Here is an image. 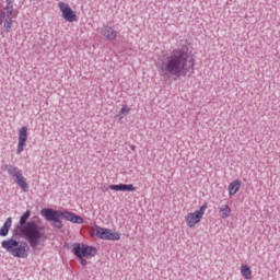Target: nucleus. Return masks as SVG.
<instances>
[{
    "label": "nucleus",
    "instance_id": "f257e3e1",
    "mask_svg": "<svg viewBox=\"0 0 280 280\" xmlns=\"http://www.w3.org/2000/svg\"><path fill=\"white\" fill-rule=\"evenodd\" d=\"M194 67H196V59H189V49L185 47L174 49L166 58L165 63L158 65L159 71L165 75H175L176 78H180V75L185 78L189 73V69L194 71Z\"/></svg>",
    "mask_w": 280,
    "mask_h": 280
},
{
    "label": "nucleus",
    "instance_id": "f03ea898",
    "mask_svg": "<svg viewBox=\"0 0 280 280\" xmlns=\"http://www.w3.org/2000/svg\"><path fill=\"white\" fill-rule=\"evenodd\" d=\"M30 215H32V211L26 210L24 214L20 218V225L16 228V234L20 237L26 240L31 246V248H38L40 246V242H45L47 240L45 226L40 225V219L36 218L34 221H28Z\"/></svg>",
    "mask_w": 280,
    "mask_h": 280
},
{
    "label": "nucleus",
    "instance_id": "7ed1b4c3",
    "mask_svg": "<svg viewBox=\"0 0 280 280\" xmlns=\"http://www.w3.org/2000/svg\"><path fill=\"white\" fill-rule=\"evenodd\" d=\"M2 248L13 255V257H20L25 259L27 257V243H21L13 238L2 241L1 243Z\"/></svg>",
    "mask_w": 280,
    "mask_h": 280
},
{
    "label": "nucleus",
    "instance_id": "20e7f679",
    "mask_svg": "<svg viewBox=\"0 0 280 280\" xmlns=\"http://www.w3.org/2000/svg\"><path fill=\"white\" fill-rule=\"evenodd\" d=\"M72 253L78 257L81 265L88 266L89 261H86V259L95 257V255H97V249L95 247L80 245V243H77L72 245Z\"/></svg>",
    "mask_w": 280,
    "mask_h": 280
},
{
    "label": "nucleus",
    "instance_id": "39448f33",
    "mask_svg": "<svg viewBox=\"0 0 280 280\" xmlns=\"http://www.w3.org/2000/svg\"><path fill=\"white\" fill-rule=\"evenodd\" d=\"M3 170L8 172L9 176H12L14 183H16V185L20 187L21 191H23L24 194H27V191H30V184H27V178L23 176V173L19 167L12 165H4Z\"/></svg>",
    "mask_w": 280,
    "mask_h": 280
},
{
    "label": "nucleus",
    "instance_id": "423d86ee",
    "mask_svg": "<svg viewBox=\"0 0 280 280\" xmlns=\"http://www.w3.org/2000/svg\"><path fill=\"white\" fill-rule=\"evenodd\" d=\"M207 202H205L198 210L192 212H188L185 217V223L188 229H196V225L202 222V218H205V213L207 212Z\"/></svg>",
    "mask_w": 280,
    "mask_h": 280
},
{
    "label": "nucleus",
    "instance_id": "0eeeda50",
    "mask_svg": "<svg viewBox=\"0 0 280 280\" xmlns=\"http://www.w3.org/2000/svg\"><path fill=\"white\" fill-rule=\"evenodd\" d=\"M96 237H98V240H108L109 242H117L119 240H121V234H119V232H115L110 229H106V228H101L95 225L93 229Z\"/></svg>",
    "mask_w": 280,
    "mask_h": 280
},
{
    "label": "nucleus",
    "instance_id": "6e6552de",
    "mask_svg": "<svg viewBox=\"0 0 280 280\" xmlns=\"http://www.w3.org/2000/svg\"><path fill=\"white\" fill-rule=\"evenodd\" d=\"M58 8L61 12L62 19H65L68 23H75L78 21V14L73 9H71V5L67 2H58Z\"/></svg>",
    "mask_w": 280,
    "mask_h": 280
},
{
    "label": "nucleus",
    "instance_id": "1a4fd4ad",
    "mask_svg": "<svg viewBox=\"0 0 280 280\" xmlns=\"http://www.w3.org/2000/svg\"><path fill=\"white\" fill-rule=\"evenodd\" d=\"M5 12H7V18H5V21H4V24H3V27L5 30V32H10V30H12V14L14 12V0H5Z\"/></svg>",
    "mask_w": 280,
    "mask_h": 280
},
{
    "label": "nucleus",
    "instance_id": "9d476101",
    "mask_svg": "<svg viewBox=\"0 0 280 280\" xmlns=\"http://www.w3.org/2000/svg\"><path fill=\"white\" fill-rule=\"evenodd\" d=\"M27 143V127H21L18 132V149L16 154H21L25 150Z\"/></svg>",
    "mask_w": 280,
    "mask_h": 280
},
{
    "label": "nucleus",
    "instance_id": "9b49d317",
    "mask_svg": "<svg viewBox=\"0 0 280 280\" xmlns=\"http://www.w3.org/2000/svg\"><path fill=\"white\" fill-rule=\"evenodd\" d=\"M40 215L45 218V220H48V222H54L57 218H65V211L44 208L40 210Z\"/></svg>",
    "mask_w": 280,
    "mask_h": 280
},
{
    "label": "nucleus",
    "instance_id": "f8f14e48",
    "mask_svg": "<svg viewBox=\"0 0 280 280\" xmlns=\"http://www.w3.org/2000/svg\"><path fill=\"white\" fill-rule=\"evenodd\" d=\"M102 36L107 38V40H117V31L113 28L112 26L105 25L101 30Z\"/></svg>",
    "mask_w": 280,
    "mask_h": 280
},
{
    "label": "nucleus",
    "instance_id": "ddd939ff",
    "mask_svg": "<svg viewBox=\"0 0 280 280\" xmlns=\"http://www.w3.org/2000/svg\"><path fill=\"white\" fill-rule=\"evenodd\" d=\"M63 220L72 222V224H84L82 217L69 211H63Z\"/></svg>",
    "mask_w": 280,
    "mask_h": 280
},
{
    "label": "nucleus",
    "instance_id": "4468645a",
    "mask_svg": "<svg viewBox=\"0 0 280 280\" xmlns=\"http://www.w3.org/2000/svg\"><path fill=\"white\" fill-rule=\"evenodd\" d=\"M112 191H137V188L132 184H119V185H109Z\"/></svg>",
    "mask_w": 280,
    "mask_h": 280
},
{
    "label": "nucleus",
    "instance_id": "2eb2a0df",
    "mask_svg": "<svg viewBox=\"0 0 280 280\" xmlns=\"http://www.w3.org/2000/svg\"><path fill=\"white\" fill-rule=\"evenodd\" d=\"M242 188V180L235 179L229 185V196H235Z\"/></svg>",
    "mask_w": 280,
    "mask_h": 280
},
{
    "label": "nucleus",
    "instance_id": "dca6fc26",
    "mask_svg": "<svg viewBox=\"0 0 280 280\" xmlns=\"http://www.w3.org/2000/svg\"><path fill=\"white\" fill-rule=\"evenodd\" d=\"M231 213H232V210H231V206L229 205H222L219 208V217L222 220H226V218H231Z\"/></svg>",
    "mask_w": 280,
    "mask_h": 280
},
{
    "label": "nucleus",
    "instance_id": "f3484780",
    "mask_svg": "<svg viewBox=\"0 0 280 280\" xmlns=\"http://www.w3.org/2000/svg\"><path fill=\"white\" fill-rule=\"evenodd\" d=\"M10 229H12V218H8L3 224V226L0 229V236L5 237L8 236V233H10Z\"/></svg>",
    "mask_w": 280,
    "mask_h": 280
},
{
    "label": "nucleus",
    "instance_id": "a211bd4d",
    "mask_svg": "<svg viewBox=\"0 0 280 280\" xmlns=\"http://www.w3.org/2000/svg\"><path fill=\"white\" fill-rule=\"evenodd\" d=\"M241 275L244 279H247V280L253 279V270L248 265L241 266Z\"/></svg>",
    "mask_w": 280,
    "mask_h": 280
},
{
    "label": "nucleus",
    "instance_id": "6ab92c4d",
    "mask_svg": "<svg viewBox=\"0 0 280 280\" xmlns=\"http://www.w3.org/2000/svg\"><path fill=\"white\" fill-rule=\"evenodd\" d=\"M128 113H130V107L128 105H122L118 114L119 119H122L124 117H126Z\"/></svg>",
    "mask_w": 280,
    "mask_h": 280
},
{
    "label": "nucleus",
    "instance_id": "aec40b11",
    "mask_svg": "<svg viewBox=\"0 0 280 280\" xmlns=\"http://www.w3.org/2000/svg\"><path fill=\"white\" fill-rule=\"evenodd\" d=\"M52 226H55V229H62V221L60 220V218L55 219Z\"/></svg>",
    "mask_w": 280,
    "mask_h": 280
},
{
    "label": "nucleus",
    "instance_id": "412c9836",
    "mask_svg": "<svg viewBox=\"0 0 280 280\" xmlns=\"http://www.w3.org/2000/svg\"><path fill=\"white\" fill-rule=\"evenodd\" d=\"M5 25V11L0 10V26Z\"/></svg>",
    "mask_w": 280,
    "mask_h": 280
}]
</instances>
